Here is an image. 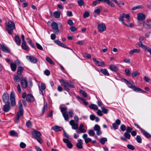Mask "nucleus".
Instances as JSON below:
<instances>
[{"mask_svg": "<svg viewBox=\"0 0 151 151\" xmlns=\"http://www.w3.org/2000/svg\"><path fill=\"white\" fill-rule=\"evenodd\" d=\"M78 142L77 143L76 146L79 149H82L83 147V142L81 139H79L78 140Z\"/></svg>", "mask_w": 151, "mask_h": 151, "instance_id": "aec40b11", "label": "nucleus"}, {"mask_svg": "<svg viewBox=\"0 0 151 151\" xmlns=\"http://www.w3.org/2000/svg\"><path fill=\"white\" fill-rule=\"evenodd\" d=\"M21 84L22 86L24 88H27V80L26 78H22L21 80Z\"/></svg>", "mask_w": 151, "mask_h": 151, "instance_id": "f8f14e48", "label": "nucleus"}, {"mask_svg": "<svg viewBox=\"0 0 151 151\" xmlns=\"http://www.w3.org/2000/svg\"><path fill=\"white\" fill-rule=\"evenodd\" d=\"M10 100L11 105L12 106L15 105V99L14 93V91H12L10 95Z\"/></svg>", "mask_w": 151, "mask_h": 151, "instance_id": "0eeeda50", "label": "nucleus"}, {"mask_svg": "<svg viewBox=\"0 0 151 151\" xmlns=\"http://www.w3.org/2000/svg\"><path fill=\"white\" fill-rule=\"evenodd\" d=\"M46 60L50 64L53 65L55 64V63L53 62L51 58L48 57H47L46 58Z\"/></svg>", "mask_w": 151, "mask_h": 151, "instance_id": "a19ab883", "label": "nucleus"}, {"mask_svg": "<svg viewBox=\"0 0 151 151\" xmlns=\"http://www.w3.org/2000/svg\"><path fill=\"white\" fill-rule=\"evenodd\" d=\"M93 129L95 131H96L100 129V127L98 125L96 124L93 127Z\"/></svg>", "mask_w": 151, "mask_h": 151, "instance_id": "3c124183", "label": "nucleus"}, {"mask_svg": "<svg viewBox=\"0 0 151 151\" xmlns=\"http://www.w3.org/2000/svg\"><path fill=\"white\" fill-rule=\"evenodd\" d=\"M21 47L23 49L25 50H27L29 49V47L26 45V42H22Z\"/></svg>", "mask_w": 151, "mask_h": 151, "instance_id": "c85d7f7f", "label": "nucleus"}, {"mask_svg": "<svg viewBox=\"0 0 151 151\" xmlns=\"http://www.w3.org/2000/svg\"><path fill=\"white\" fill-rule=\"evenodd\" d=\"M81 92L84 97L86 98L87 96V94L85 91L82 90L81 91Z\"/></svg>", "mask_w": 151, "mask_h": 151, "instance_id": "680f3d73", "label": "nucleus"}, {"mask_svg": "<svg viewBox=\"0 0 151 151\" xmlns=\"http://www.w3.org/2000/svg\"><path fill=\"white\" fill-rule=\"evenodd\" d=\"M98 28L100 32H103L106 30V27L105 24L103 23L99 24Z\"/></svg>", "mask_w": 151, "mask_h": 151, "instance_id": "2eb2a0df", "label": "nucleus"}, {"mask_svg": "<svg viewBox=\"0 0 151 151\" xmlns=\"http://www.w3.org/2000/svg\"><path fill=\"white\" fill-rule=\"evenodd\" d=\"M5 103V104L3 106V110L4 112H7L10 110L11 105L10 102H8L7 103Z\"/></svg>", "mask_w": 151, "mask_h": 151, "instance_id": "1a4fd4ad", "label": "nucleus"}, {"mask_svg": "<svg viewBox=\"0 0 151 151\" xmlns=\"http://www.w3.org/2000/svg\"><path fill=\"white\" fill-rule=\"evenodd\" d=\"M63 128L58 126H55L52 127V129H53L55 131L58 132L61 130L63 129Z\"/></svg>", "mask_w": 151, "mask_h": 151, "instance_id": "4be33fe9", "label": "nucleus"}, {"mask_svg": "<svg viewBox=\"0 0 151 151\" xmlns=\"http://www.w3.org/2000/svg\"><path fill=\"white\" fill-rule=\"evenodd\" d=\"M125 71L126 75L128 76H129L130 75V71L128 68L126 69Z\"/></svg>", "mask_w": 151, "mask_h": 151, "instance_id": "864d4df0", "label": "nucleus"}, {"mask_svg": "<svg viewBox=\"0 0 151 151\" xmlns=\"http://www.w3.org/2000/svg\"><path fill=\"white\" fill-rule=\"evenodd\" d=\"M34 98L33 96L30 94H28L26 96V100L28 102H32L34 101Z\"/></svg>", "mask_w": 151, "mask_h": 151, "instance_id": "a211bd4d", "label": "nucleus"}, {"mask_svg": "<svg viewBox=\"0 0 151 151\" xmlns=\"http://www.w3.org/2000/svg\"><path fill=\"white\" fill-rule=\"evenodd\" d=\"M124 80L125 83L128 86V87L132 89L134 91L136 92H139L143 93L146 92L145 91L142 90L135 86L133 82H131L130 81L127 80L125 79H124Z\"/></svg>", "mask_w": 151, "mask_h": 151, "instance_id": "f03ea898", "label": "nucleus"}, {"mask_svg": "<svg viewBox=\"0 0 151 151\" xmlns=\"http://www.w3.org/2000/svg\"><path fill=\"white\" fill-rule=\"evenodd\" d=\"M60 13L59 10H57L53 13V16L56 18H59L60 17Z\"/></svg>", "mask_w": 151, "mask_h": 151, "instance_id": "c756f323", "label": "nucleus"}, {"mask_svg": "<svg viewBox=\"0 0 151 151\" xmlns=\"http://www.w3.org/2000/svg\"><path fill=\"white\" fill-rule=\"evenodd\" d=\"M124 136L126 138L128 139H129L131 137V135L129 134V133H128L126 132L124 133Z\"/></svg>", "mask_w": 151, "mask_h": 151, "instance_id": "37998d69", "label": "nucleus"}, {"mask_svg": "<svg viewBox=\"0 0 151 151\" xmlns=\"http://www.w3.org/2000/svg\"><path fill=\"white\" fill-rule=\"evenodd\" d=\"M5 30L10 35L13 34V30L15 28V24L12 21H9L5 24Z\"/></svg>", "mask_w": 151, "mask_h": 151, "instance_id": "f257e3e1", "label": "nucleus"}, {"mask_svg": "<svg viewBox=\"0 0 151 151\" xmlns=\"http://www.w3.org/2000/svg\"><path fill=\"white\" fill-rule=\"evenodd\" d=\"M10 134L11 136L17 137L18 134L14 130H11L10 132Z\"/></svg>", "mask_w": 151, "mask_h": 151, "instance_id": "e433bc0d", "label": "nucleus"}, {"mask_svg": "<svg viewBox=\"0 0 151 151\" xmlns=\"http://www.w3.org/2000/svg\"><path fill=\"white\" fill-rule=\"evenodd\" d=\"M36 45L37 47V48L38 49H39L40 50H43V48L37 42L36 43Z\"/></svg>", "mask_w": 151, "mask_h": 151, "instance_id": "8fccbe9b", "label": "nucleus"}, {"mask_svg": "<svg viewBox=\"0 0 151 151\" xmlns=\"http://www.w3.org/2000/svg\"><path fill=\"white\" fill-rule=\"evenodd\" d=\"M141 132L147 138H150L151 137V135L144 129H141Z\"/></svg>", "mask_w": 151, "mask_h": 151, "instance_id": "5701e85b", "label": "nucleus"}, {"mask_svg": "<svg viewBox=\"0 0 151 151\" xmlns=\"http://www.w3.org/2000/svg\"><path fill=\"white\" fill-rule=\"evenodd\" d=\"M127 147L129 149L132 150H133L135 149L134 147L132 145L128 144L127 145Z\"/></svg>", "mask_w": 151, "mask_h": 151, "instance_id": "79ce46f5", "label": "nucleus"}, {"mask_svg": "<svg viewBox=\"0 0 151 151\" xmlns=\"http://www.w3.org/2000/svg\"><path fill=\"white\" fill-rule=\"evenodd\" d=\"M89 13L87 11H86L83 14V17L84 18L88 17L89 16Z\"/></svg>", "mask_w": 151, "mask_h": 151, "instance_id": "a18cd8bd", "label": "nucleus"}, {"mask_svg": "<svg viewBox=\"0 0 151 151\" xmlns=\"http://www.w3.org/2000/svg\"><path fill=\"white\" fill-rule=\"evenodd\" d=\"M140 52V50L138 49H134L131 50L129 52V54L132 56L133 55L134 53H139Z\"/></svg>", "mask_w": 151, "mask_h": 151, "instance_id": "bb28decb", "label": "nucleus"}, {"mask_svg": "<svg viewBox=\"0 0 151 151\" xmlns=\"http://www.w3.org/2000/svg\"><path fill=\"white\" fill-rule=\"evenodd\" d=\"M107 139L105 137H102L99 140V142L102 145H104L105 142L107 141Z\"/></svg>", "mask_w": 151, "mask_h": 151, "instance_id": "c9c22d12", "label": "nucleus"}, {"mask_svg": "<svg viewBox=\"0 0 151 151\" xmlns=\"http://www.w3.org/2000/svg\"><path fill=\"white\" fill-rule=\"evenodd\" d=\"M14 79L15 82H19L20 80L19 77L17 75H15L14 76Z\"/></svg>", "mask_w": 151, "mask_h": 151, "instance_id": "4c0bfd02", "label": "nucleus"}, {"mask_svg": "<svg viewBox=\"0 0 151 151\" xmlns=\"http://www.w3.org/2000/svg\"><path fill=\"white\" fill-rule=\"evenodd\" d=\"M32 124L30 121H29L27 122L26 123L27 127L28 128L32 126Z\"/></svg>", "mask_w": 151, "mask_h": 151, "instance_id": "4d7b16f0", "label": "nucleus"}, {"mask_svg": "<svg viewBox=\"0 0 151 151\" xmlns=\"http://www.w3.org/2000/svg\"><path fill=\"white\" fill-rule=\"evenodd\" d=\"M84 57H86V58L88 59H90L91 58V55L90 54H88L86 53H85L83 54V55Z\"/></svg>", "mask_w": 151, "mask_h": 151, "instance_id": "bf43d9fd", "label": "nucleus"}, {"mask_svg": "<svg viewBox=\"0 0 151 151\" xmlns=\"http://www.w3.org/2000/svg\"><path fill=\"white\" fill-rule=\"evenodd\" d=\"M20 147L22 148H24L26 146V145L24 142H22L20 144Z\"/></svg>", "mask_w": 151, "mask_h": 151, "instance_id": "0e129e2a", "label": "nucleus"}, {"mask_svg": "<svg viewBox=\"0 0 151 151\" xmlns=\"http://www.w3.org/2000/svg\"><path fill=\"white\" fill-rule=\"evenodd\" d=\"M2 101L4 103H7L8 102H9V94L7 93H4L3 95Z\"/></svg>", "mask_w": 151, "mask_h": 151, "instance_id": "9d476101", "label": "nucleus"}, {"mask_svg": "<svg viewBox=\"0 0 151 151\" xmlns=\"http://www.w3.org/2000/svg\"><path fill=\"white\" fill-rule=\"evenodd\" d=\"M52 28L56 34H58L59 33V29H58V24L55 22H53L51 24Z\"/></svg>", "mask_w": 151, "mask_h": 151, "instance_id": "6e6552de", "label": "nucleus"}, {"mask_svg": "<svg viewBox=\"0 0 151 151\" xmlns=\"http://www.w3.org/2000/svg\"><path fill=\"white\" fill-rule=\"evenodd\" d=\"M145 15L143 13H140L137 14V19L140 21H142L145 19Z\"/></svg>", "mask_w": 151, "mask_h": 151, "instance_id": "dca6fc26", "label": "nucleus"}, {"mask_svg": "<svg viewBox=\"0 0 151 151\" xmlns=\"http://www.w3.org/2000/svg\"><path fill=\"white\" fill-rule=\"evenodd\" d=\"M84 125L83 124H81L79 127H78V129L76 130V132L80 134L81 133H85L86 132V130L83 128Z\"/></svg>", "mask_w": 151, "mask_h": 151, "instance_id": "ddd939ff", "label": "nucleus"}, {"mask_svg": "<svg viewBox=\"0 0 151 151\" xmlns=\"http://www.w3.org/2000/svg\"><path fill=\"white\" fill-rule=\"evenodd\" d=\"M89 135L91 136H93L95 134V132L93 130H90L88 132Z\"/></svg>", "mask_w": 151, "mask_h": 151, "instance_id": "de8ad7c7", "label": "nucleus"}, {"mask_svg": "<svg viewBox=\"0 0 151 151\" xmlns=\"http://www.w3.org/2000/svg\"><path fill=\"white\" fill-rule=\"evenodd\" d=\"M24 70V68L22 67L19 66L18 68V70L17 71V74L20 77L21 75L22 71Z\"/></svg>", "mask_w": 151, "mask_h": 151, "instance_id": "7c9ffc66", "label": "nucleus"}, {"mask_svg": "<svg viewBox=\"0 0 151 151\" xmlns=\"http://www.w3.org/2000/svg\"><path fill=\"white\" fill-rule=\"evenodd\" d=\"M68 24L70 26H72L73 24V23L71 19H69L68 21Z\"/></svg>", "mask_w": 151, "mask_h": 151, "instance_id": "774afa93", "label": "nucleus"}, {"mask_svg": "<svg viewBox=\"0 0 151 151\" xmlns=\"http://www.w3.org/2000/svg\"><path fill=\"white\" fill-rule=\"evenodd\" d=\"M18 104L19 111L17 113L15 118V119L17 121L19 120L20 117L23 115L24 111L22 105L20 101H18Z\"/></svg>", "mask_w": 151, "mask_h": 151, "instance_id": "39448f33", "label": "nucleus"}, {"mask_svg": "<svg viewBox=\"0 0 151 151\" xmlns=\"http://www.w3.org/2000/svg\"><path fill=\"white\" fill-rule=\"evenodd\" d=\"M32 135L34 138L39 143L41 144L42 143L43 141L41 137L42 134L40 131L34 129L32 132Z\"/></svg>", "mask_w": 151, "mask_h": 151, "instance_id": "20e7f679", "label": "nucleus"}, {"mask_svg": "<svg viewBox=\"0 0 151 151\" xmlns=\"http://www.w3.org/2000/svg\"><path fill=\"white\" fill-rule=\"evenodd\" d=\"M101 11V10L100 9L98 8L94 10V12L96 14H99L100 13Z\"/></svg>", "mask_w": 151, "mask_h": 151, "instance_id": "e2e57ef3", "label": "nucleus"}, {"mask_svg": "<svg viewBox=\"0 0 151 151\" xmlns=\"http://www.w3.org/2000/svg\"><path fill=\"white\" fill-rule=\"evenodd\" d=\"M26 58L27 59L29 60L30 61L33 63H35L37 61V58L32 56L27 55L26 56Z\"/></svg>", "mask_w": 151, "mask_h": 151, "instance_id": "6ab92c4d", "label": "nucleus"}, {"mask_svg": "<svg viewBox=\"0 0 151 151\" xmlns=\"http://www.w3.org/2000/svg\"><path fill=\"white\" fill-rule=\"evenodd\" d=\"M144 27L147 29H151V24H150V21L148 23H144L143 24Z\"/></svg>", "mask_w": 151, "mask_h": 151, "instance_id": "72a5a7b5", "label": "nucleus"}, {"mask_svg": "<svg viewBox=\"0 0 151 151\" xmlns=\"http://www.w3.org/2000/svg\"><path fill=\"white\" fill-rule=\"evenodd\" d=\"M101 109L102 110V112L105 114H106L107 113L108 111V109H106L104 108V107H101Z\"/></svg>", "mask_w": 151, "mask_h": 151, "instance_id": "49530a36", "label": "nucleus"}, {"mask_svg": "<svg viewBox=\"0 0 151 151\" xmlns=\"http://www.w3.org/2000/svg\"><path fill=\"white\" fill-rule=\"evenodd\" d=\"M136 139L137 142L139 143H141L142 142V139L141 137L139 135H137L136 138Z\"/></svg>", "mask_w": 151, "mask_h": 151, "instance_id": "58836bf2", "label": "nucleus"}, {"mask_svg": "<svg viewBox=\"0 0 151 151\" xmlns=\"http://www.w3.org/2000/svg\"><path fill=\"white\" fill-rule=\"evenodd\" d=\"M0 48L4 52L9 53L10 52V49L6 46L0 44Z\"/></svg>", "mask_w": 151, "mask_h": 151, "instance_id": "9b49d317", "label": "nucleus"}, {"mask_svg": "<svg viewBox=\"0 0 151 151\" xmlns=\"http://www.w3.org/2000/svg\"><path fill=\"white\" fill-rule=\"evenodd\" d=\"M63 141L64 143L66 144L68 148H71L72 147L73 145L68 139H63Z\"/></svg>", "mask_w": 151, "mask_h": 151, "instance_id": "f3484780", "label": "nucleus"}, {"mask_svg": "<svg viewBox=\"0 0 151 151\" xmlns=\"http://www.w3.org/2000/svg\"><path fill=\"white\" fill-rule=\"evenodd\" d=\"M93 60L95 62V64L97 66H104L105 65V64L104 62L99 61L95 58H93Z\"/></svg>", "mask_w": 151, "mask_h": 151, "instance_id": "412c9836", "label": "nucleus"}, {"mask_svg": "<svg viewBox=\"0 0 151 151\" xmlns=\"http://www.w3.org/2000/svg\"><path fill=\"white\" fill-rule=\"evenodd\" d=\"M72 128L73 129H78V125L77 124H75L73 125L72 126Z\"/></svg>", "mask_w": 151, "mask_h": 151, "instance_id": "13d9d810", "label": "nucleus"}, {"mask_svg": "<svg viewBox=\"0 0 151 151\" xmlns=\"http://www.w3.org/2000/svg\"><path fill=\"white\" fill-rule=\"evenodd\" d=\"M112 127L114 129H116L118 128V125L116 124L115 123H114L112 124Z\"/></svg>", "mask_w": 151, "mask_h": 151, "instance_id": "338daca9", "label": "nucleus"}, {"mask_svg": "<svg viewBox=\"0 0 151 151\" xmlns=\"http://www.w3.org/2000/svg\"><path fill=\"white\" fill-rule=\"evenodd\" d=\"M132 128L130 127H127V128L126 129V132L128 133H131V131L132 130Z\"/></svg>", "mask_w": 151, "mask_h": 151, "instance_id": "052dcab7", "label": "nucleus"}, {"mask_svg": "<svg viewBox=\"0 0 151 151\" xmlns=\"http://www.w3.org/2000/svg\"><path fill=\"white\" fill-rule=\"evenodd\" d=\"M106 3L108 5L112 7H114L115 6V5L109 0H108Z\"/></svg>", "mask_w": 151, "mask_h": 151, "instance_id": "6e6d98bb", "label": "nucleus"}, {"mask_svg": "<svg viewBox=\"0 0 151 151\" xmlns=\"http://www.w3.org/2000/svg\"><path fill=\"white\" fill-rule=\"evenodd\" d=\"M106 3L108 5L112 7H114L115 6V5L109 0H108Z\"/></svg>", "mask_w": 151, "mask_h": 151, "instance_id": "5fc2aeb1", "label": "nucleus"}, {"mask_svg": "<svg viewBox=\"0 0 151 151\" xmlns=\"http://www.w3.org/2000/svg\"><path fill=\"white\" fill-rule=\"evenodd\" d=\"M70 29L71 32H74L76 30L77 28L74 26H72L70 27Z\"/></svg>", "mask_w": 151, "mask_h": 151, "instance_id": "69168bd1", "label": "nucleus"}, {"mask_svg": "<svg viewBox=\"0 0 151 151\" xmlns=\"http://www.w3.org/2000/svg\"><path fill=\"white\" fill-rule=\"evenodd\" d=\"M55 42L56 43L57 45H58L64 47V48H67L68 49H70H70L69 47H67V45L64 44L62 43L60 40H56L55 41Z\"/></svg>", "mask_w": 151, "mask_h": 151, "instance_id": "4468645a", "label": "nucleus"}, {"mask_svg": "<svg viewBox=\"0 0 151 151\" xmlns=\"http://www.w3.org/2000/svg\"><path fill=\"white\" fill-rule=\"evenodd\" d=\"M27 42L33 48H35V46L34 44L32 43V40L29 38L26 39Z\"/></svg>", "mask_w": 151, "mask_h": 151, "instance_id": "2f4dec72", "label": "nucleus"}, {"mask_svg": "<svg viewBox=\"0 0 151 151\" xmlns=\"http://www.w3.org/2000/svg\"><path fill=\"white\" fill-rule=\"evenodd\" d=\"M10 65L11 70L13 71H15L17 68L16 65L13 63H11Z\"/></svg>", "mask_w": 151, "mask_h": 151, "instance_id": "473e14b6", "label": "nucleus"}, {"mask_svg": "<svg viewBox=\"0 0 151 151\" xmlns=\"http://www.w3.org/2000/svg\"><path fill=\"white\" fill-rule=\"evenodd\" d=\"M138 44L139 45V47H141L143 49L146 50L147 47L145 45H144L142 42L141 41H139L138 43Z\"/></svg>", "mask_w": 151, "mask_h": 151, "instance_id": "a878e982", "label": "nucleus"}, {"mask_svg": "<svg viewBox=\"0 0 151 151\" xmlns=\"http://www.w3.org/2000/svg\"><path fill=\"white\" fill-rule=\"evenodd\" d=\"M100 72L105 76H109V73H108L107 70L106 69H101L100 70Z\"/></svg>", "mask_w": 151, "mask_h": 151, "instance_id": "cd10ccee", "label": "nucleus"}, {"mask_svg": "<svg viewBox=\"0 0 151 151\" xmlns=\"http://www.w3.org/2000/svg\"><path fill=\"white\" fill-rule=\"evenodd\" d=\"M41 87L42 91H44L46 88L45 83H42L41 84Z\"/></svg>", "mask_w": 151, "mask_h": 151, "instance_id": "09e8293b", "label": "nucleus"}, {"mask_svg": "<svg viewBox=\"0 0 151 151\" xmlns=\"http://www.w3.org/2000/svg\"><path fill=\"white\" fill-rule=\"evenodd\" d=\"M89 107L92 109L96 110H98V108L97 106L94 104H91L89 106Z\"/></svg>", "mask_w": 151, "mask_h": 151, "instance_id": "f704fd0d", "label": "nucleus"}, {"mask_svg": "<svg viewBox=\"0 0 151 151\" xmlns=\"http://www.w3.org/2000/svg\"><path fill=\"white\" fill-rule=\"evenodd\" d=\"M120 128L122 131H124L126 129V127L124 124H122L120 126Z\"/></svg>", "mask_w": 151, "mask_h": 151, "instance_id": "603ef678", "label": "nucleus"}, {"mask_svg": "<svg viewBox=\"0 0 151 151\" xmlns=\"http://www.w3.org/2000/svg\"><path fill=\"white\" fill-rule=\"evenodd\" d=\"M78 3L80 6H82L84 5V3L83 0H79L78 1Z\"/></svg>", "mask_w": 151, "mask_h": 151, "instance_id": "c03bdc74", "label": "nucleus"}, {"mask_svg": "<svg viewBox=\"0 0 151 151\" xmlns=\"http://www.w3.org/2000/svg\"><path fill=\"white\" fill-rule=\"evenodd\" d=\"M14 40L17 45H20L21 44V39L18 35H17L15 36Z\"/></svg>", "mask_w": 151, "mask_h": 151, "instance_id": "393cba45", "label": "nucleus"}, {"mask_svg": "<svg viewBox=\"0 0 151 151\" xmlns=\"http://www.w3.org/2000/svg\"><path fill=\"white\" fill-rule=\"evenodd\" d=\"M59 81L61 83V85L63 86L65 90L67 91H68L70 90V88L74 87L73 84L71 82H67L65 80L61 79L59 80Z\"/></svg>", "mask_w": 151, "mask_h": 151, "instance_id": "7ed1b4c3", "label": "nucleus"}, {"mask_svg": "<svg viewBox=\"0 0 151 151\" xmlns=\"http://www.w3.org/2000/svg\"><path fill=\"white\" fill-rule=\"evenodd\" d=\"M109 68L111 70L114 72H117L118 70V69L113 64H111L110 65Z\"/></svg>", "mask_w": 151, "mask_h": 151, "instance_id": "b1692460", "label": "nucleus"}, {"mask_svg": "<svg viewBox=\"0 0 151 151\" xmlns=\"http://www.w3.org/2000/svg\"><path fill=\"white\" fill-rule=\"evenodd\" d=\"M67 109V107H61L60 108V111L62 113L63 117L64 118L65 120L67 121L69 119V116L68 114L66 112Z\"/></svg>", "mask_w": 151, "mask_h": 151, "instance_id": "423d86ee", "label": "nucleus"}, {"mask_svg": "<svg viewBox=\"0 0 151 151\" xmlns=\"http://www.w3.org/2000/svg\"><path fill=\"white\" fill-rule=\"evenodd\" d=\"M140 73L138 71H136L134 72L132 74V76L133 78L136 77L137 75H139Z\"/></svg>", "mask_w": 151, "mask_h": 151, "instance_id": "ea45409f", "label": "nucleus"}]
</instances>
